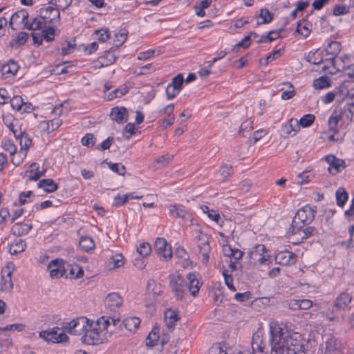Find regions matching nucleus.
<instances>
[{
  "mask_svg": "<svg viewBox=\"0 0 354 354\" xmlns=\"http://www.w3.org/2000/svg\"><path fill=\"white\" fill-rule=\"evenodd\" d=\"M270 354H299L305 353V339L297 333L290 334L283 324L272 321L269 324Z\"/></svg>",
  "mask_w": 354,
  "mask_h": 354,
  "instance_id": "nucleus-1",
  "label": "nucleus"
},
{
  "mask_svg": "<svg viewBox=\"0 0 354 354\" xmlns=\"http://www.w3.org/2000/svg\"><path fill=\"white\" fill-rule=\"evenodd\" d=\"M316 212L317 207L310 205H306L298 209L291 224L292 234L299 233L306 224L310 223L314 220Z\"/></svg>",
  "mask_w": 354,
  "mask_h": 354,
  "instance_id": "nucleus-2",
  "label": "nucleus"
},
{
  "mask_svg": "<svg viewBox=\"0 0 354 354\" xmlns=\"http://www.w3.org/2000/svg\"><path fill=\"white\" fill-rule=\"evenodd\" d=\"M24 28L32 31H41L43 39L47 42L55 40V36L59 34V30L53 26H46V24H24Z\"/></svg>",
  "mask_w": 354,
  "mask_h": 354,
  "instance_id": "nucleus-3",
  "label": "nucleus"
},
{
  "mask_svg": "<svg viewBox=\"0 0 354 354\" xmlns=\"http://www.w3.org/2000/svg\"><path fill=\"white\" fill-rule=\"evenodd\" d=\"M169 285L177 299L182 300L188 290L187 281L180 274H170Z\"/></svg>",
  "mask_w": 354,
  "mask_h": 354,
  "instance_id": "nucleus-4",
  "label": "nucleus"
},
{
  "mask_svg": "<svg viewBox=\"0 0 354 354\" xmlns=\"http://www.w3.org/2000/svg\"><path fill=\"white\" fill-rule=\"evenodd\" d=\"M39 337L47 342L51 343H62L68 340L67 335L57 326L39 332Z\"/></svg>",
  "mask_w": 354,
  "mask_h": 354,
  "instance_id": "nucleus-5",
  "label": "nucleus"
},
{
  "mask_svg": "<svg viewBox=\"0 0 354 354\" xmlns=\"http://www.w3.org/2000/svg\"><path fill=\"white\" fill-rule=\"evenodd\" d=\"M156 254L165 260H169L172 257V250L170 245L164 238H157L154 243Z\"/></svg>",
  "mask_w": 354,
  "mask_h": 354,
  "instance_id": "nucleus-6",
  "label": "nucleus"
},
{
  "mask_svg": "<svg viewBox=\"0 0 354 354\" xmlns=\"http://www.w3.org/2000/svg\"><path fill=\"white\" fill-rule=\"evenodd\" d=\"M115 47H111L109 50H106L103 55L94 61L95 68H100L115 63L118 59V57L115 55Z\"/></svg>",
  "mask_w": 354,
  "mask_h": 354,
  "instance_id": "nucleus-7",
  "label": "nucleus"
},
{
  "mask_svg": "<svg viewBox=\"0 0 354 354\" xmlns=\"http://www.w3.org/2000/svg\"><path fill=\"white\" fill-rule=\"evenodd\" d=\"M13 263H9L1 270V290H5L6 292H11L13 288V283L12 281V274L13 270Z\"/></svg>",
  "mask_w": 354,
  "mask_h": 354,
  "instance_id": "nucleus-8",
  "label": "nucleus"
},
{
  "mask_svg": "<svg viewBox=\"0 0 354 354\" xmlns=\"http://www.w3.org/2000/svg\"><path fill=\"white\" fill-rule=\"evenodd\" d=\"M297 255L288 250L279 252L274 257V261L277 264L281 266H292L297 262Z\"/></svg>",
  "mask_w": 354,
  "mask_h": 354,
  "instance_id": "nucleus-9",
  "label": "nucleus"
},
{
  "mask_svg": "<svg viewBox=\"0 0 354 354\" xmlns=\"http://www.w3.org/2000/svg\"><path fill=\"white\" fill-rule=\"evenodd\" d=\"M196 239H198V241H201L198 247L199 252L202 254L203 257L202 263L207 265L209 259V254L211 251V247L209 243V238L206 234H201L200 236H197Z\"/></svg>",
  "mask_w": 354,
  "mask_h": 354,
  "instance_id": "nucleus-10",
  "label": "nucleus"
},
{
  "mask_svg": "<svg viewBox=\"0 0 354 354\" xmlns=\"http://www.w3.org/2000/svg\"><path fill=\"white\" fill-rule=\"evenodd\" d=\"M341 50V44L338 41H331L328 43L327 47L325 48V51L327 55H331L333 57L328 60L330 62L332 66H333L335 71H330V74H335L339 69L336 68L335 64V57L339 54Z\"/></svg>",
  "mask_w": 354,
  "mask_h": 354,
  "instance_id": "nucleus-11",
  "label": "nucleus"
},
{
  "mask_svg": "<svg viewBox=\"0 0 354 354\" xmlns=\"http://www.w3.org/2000/svg\"><path fill=\"white\" fill-rule=\"evenodd\" d=\"M48 270L52 278L57 279L62 277L66 272L64 260L57 259L51 261L48 266Z\"/></svg>",
  "mask_w": 354,
  "mask_h": 354,
  "instance_id": "nucleus-12",
  "label": "nucleus"
},
{
  "mask_svg": "<svg viewBox=\"0 0 354 354\" xmlns=\"http://www.w3.org/2000/svg\"><path fill=\"white\" fill-rule=\"evenodd\" d=\"M266 248L264 245H258L254 251L251 252L252 258L259 264L269 265L272 263L270 255L263 254L266 252Z\"/></svg>",
  "mask_w": 354,
  "mask_h": 354,
  "instance_id": "nucleus-13",
  "label": "nucleus"
},
{
  "mask_svg": "<svg viewBox=\"0 0 354 354\" xmlns=\"http://www.w3.org/2000/svg\"><path fill=\"white\" fill-rule=\"evenodd\" d=\"M345 313L343 309L340 308L338 306H337L336 304L333 302L327 309L326 317L330 321L339 322L344 319Z\"/></svg>",
  "mask_w": 354,
  "mask_h": 354,
  "instance_id": "nucleus-14",
  "label": "nucleus"
},
{
  "mask_svg": "<svg viewBox=\"0 0 354 354\" xmlns=\"http://www.w3.org/2000/svg\"><path fill=\"white\" fill-rule=\"evenodd\" d=\"M60 12L57 8L47 6L39 10V17L44 20V22H53L59 18Z\"/></svg>",
  "mask_w": 354,
  "mask_h": 354,
  "instance_id": "nucleus-15",
  "label": "nucleus"
},
{
  "mask_svg": "<svg viewBox=\"0 0 354 354\" xmlns=\"http://www.w3.org/2000/svg\"><path fill=\"white\" fill-rule=\"evenodd\" d=\"M346 110L343 109H335L328 119L329 131L334 133L338 132L337 124L344 116Z\"/></svg>",
  "mask_w": 354,
  "mask_h": 354,
  "instance_id": "nucleus-16",
  "label": "nucleus"
},
{
  "mask_svg": "<svg viewBox=\"0 0 354 354\" xmlns=\"http://www.w3.org/2000/svg\"><path fill=\"white\" fill-rule=\"evenodd\" d=\"M82 343L88 345L97 344L100 342V333L98 329L88 328L84 335L81 337Z\"/></svg>",
  "mask_w": 354,
  "mask_h": 354,
  "instance_id": "nucleus-17",
  "label": "nucleus"
},
{
  "mask_svg": "<svg viewBox=\"0 0 354 354\" xmlns=\"http://www.w3.org/2000/svg\"><path fill=\"white\" fill-rule=\"evenodd\" d=\"M122 298L117 292L109 293L104 299V304L110 310H115L122 305Z\"/></svg>",
  "mask_w": 354,
  "mask_h": 354,
  "instance_id": "nucleus-18",
  "label": "nucleus"
},
{
  "mask_svg": "<svg viewBox=\"0 0 354 354\" xmlns=\"http://www.w3.org/2000/svg\"><path fill=\"white\" fill-rule=\"evenodd\" d=\"M169 214L172 216L180 218L183 220H192L191 214L181 205H170Z\"/></svg>",
  "mask_w": 354,
  "mask_h": 354,
  "instance_id": "nucleus-19",
  "label": "nucleus"
},
{
  "mask_svg": "<svg viewBox=\"0 0 354 354\" xmlns=\"http://www.w3.org/2000/svg\"><path fill=\"white\" fill-rule=\"evenodd\" d=\"M252 354H266L268 349L261 337L253 335L252 339Z\"/></svg>",
  "mask_w": 354,
  "mask_h": 354,
  "instance_id": "nucleus-20",
  "label": "nucleus"
},
{
  "mask_svg": "<svg viewBox=\"0 0 354 354\" xmlns=\"http://www.w3.org/2000/svg\"><path fill=\"white\" fill-rule=\"evenodd\" d=\"M127 109L124 107H113L111 109L110 117L113 120H115L118 123H121L124 120V121L127 120Z\"/></svg>",
  "mask_w": 354,
  "mask_h": 354,
  "instance_id": "nucleus-21",
  "label": "nucleus"
},
{
  "mask_svg": "<svg viewBox=\"0 0 354 354\" xmlns=\"http://www.w3.org/2000/svg\"><path fill=\"white\" fill-rule=\"evenodd\" d=\"M351 301V295L346 292H343L335 298L333 302L346 312V309H350L349 304Z\"/></svg>",
  "mask_w": 354,
  "mask_h": 354,
  "instance_id": "nucleus-22",
  "label": "nucleus"
},
{
  "mask_svg": "<svg viewBox=\"0 0 354 354\" xmlns=\"http://www.w3.org/2000/svg\"><path fill=\"white\" fill-rule=\"evenodd\" d=\"M187 278L189 281L187 283L188 290L192 296L196 297L200 289V282L195 272H190L187 274Z\"/></svg>",
  "mask_w": 354,
  "mask_h": 354,
  "instance_id": "nucleus-23",
  "label": "nucleus"
},
{
  "mask_svg": "<svg viewBox=\"0 0 354 354\" xmlns=\"http://www.w3.org/2000/svg\"><path fill=\"white\" fill-rule=\"evenodd\" d=\"M324 159L330 165L328 171L331 174L335 175L340 172V169H339L338 162L343 163L344 160L337 158L333 154L326 156Z\"/></svg>",
  "mask_w": 354,
  "mask_h": 354,
  "instance_id": "nucleus-24",
  "label": "nucleus"
},
{
  "mask_svg": "<svg viewBox=\"0 0 354 354\" xmlns=\"http://www.w3.org/2000/svg\"><path fill=\"white\" fill-rule=\"evenodd\" d=\"M165 319L167 328L173 329L176 322L180 319L178 311L171 308L167 309L165 313Z\"/></svg>",
  "mask_w": 354,
  "mask_h": 354,
  "instance_id": "nucleus-25",
  "label": "nucleus"
},
{
  "mask_svg": "<svg viewBox=\"0 0 354 354\" xmlns=\"http://www.w3.org/2000/svg\"><path fill=\"white\" fill-rule=\"evenodd\" d=\"M37 186L43 188L46 193H53L57 190L58 185L51 178L42 179L39 181Z\"/></svg>",
  "mask_w": 354,
  "mask_h": 354,
  "instance_id": "nucleus-26",
  "label": "nucleus"
},
{
  "mask_svg": "<svg viewBox=\"0 0 354 354\" xmlns=\"http://www.w3.org/2000/svg\"><path fill=\"white\" fill-rule=\"evenodd\" d=\"M32 228V224L17 223L12 226L11 230L15 236H21L28 234Z\"/></svg>",
  "mask_w": 354,
  "mask_h": 354,
  "instance_id": "nucleus-27",
  "label": "nucleus"
},
{
  "mask_svg": "<svg viewBox=\"0 0 354 354\" xmlns=\"http://www.w3.org/2000/svg\"><path fill=\"white\" fill-rule=\"evenodd\" d=\"M16 139L19 140L21 150H25L24 157L26 156L27 151L32 144V140L28 136L25 132L19 130V135H16Z\"/></svg>",
  "mask_w": 354,
  "mask_h": 354,
  "instance_id": "nucleus-28",
  "label": "nucleus"
},
{
  "mask_svg": "<svg viewBox=\"0 0 354 354\" xmlns=\"http://www.w3.org/2000/svg\"><path fill=\"white\" fill-rule=\"evenodd\" d=\"M80 247L86 252H91L95 249V243L89 236H82L79 241Z\"/></svg>",
  "mask_w": 354,
  "mask_h": 354,
  "instance_id": "nucleus-29",
  "label": "nucleus"
},
{
  "mask_svg": "<svg viewBox=\"0 0 354 354\" xmlns=\"http://www.w3.org/2000/svg\"><path fill=\"white\" fill-rule=\"evenodd\" d=\"M326 354H341L339 345L337 339L333 337L328 338L326 342Z\"/></svg>",
  "mask_w": 354,
  "mask_h": 354,
  "instance_id": "nucleus-30",
  "label": "nucleus"
},
{
  "mask_svg": "<svg viewBox=\"0 0 354 354\" xmlns=\"http://www.w3.org/2000/svg\"><path fill=\"white\" fill-rule=\"evenodd\" d=\"M140 322L141 321L138 317H132L124 319L122 324L127 330L133 333L138 328Z\"/></svg>",
  "mask_w": 354,
  "mask_h": 354,
  "instance_id": "nucleus-31",
  "label": "nucleus"
},
{
  "mask_svg": "<svg viewBox=\"0 0 354 354\" xmlns=\"http://www.w3.org/2000/svg\"><path fill=\"white\" fill-rule=\"evenodd\" d=\"M335 198L337 205L343 207L348 199V194L344 187H340L335 192Z\"/></svg>",
  "mask_w": 354,
  "mask_h": 354,
  "instance_id": "nucleus-32",
  "label": "nucleus"
},
{
  "mask_svg": "<svg viewBox=\"0 0 354 354\" xmlns=\"http://www.w3.org/2000/svg\"><path fill=\"white\" fill-rule=\"evenodd\" d=\"M28 37L29 35L28 33L25 32H20L10 41L9 46L11 48H17L24 45L28 39Z\"/></svg>",
  "mask_w": 354,
  "mask_h": 354,
  "instance_id": "nucleus-33",
  "label": "nucleus"
},
{
  "mask_svg": "<svg viewBox=\"0 0 354 354\" xmlns=\"http://www.w3.org/2000/svg\"><path fill=\"white\" fill-rule=\"evenodd\" d=\"M26 248V243L25 241L22 239H15L13 243L10 244L9 248V252L11 254H17L25 250Z\"/></svg>",
  "mask_w": 354,
  "mask_h": 354,
  "instance_id": "nucleus-34",
  "label": "nucleus"
},
{
  "mask_svg": "<svg viewBox=\"0 0 354 354\" xmlns=\"http://www.w3.org/2000/svg\"><path fill=\"white\" fill-rule=\"evenodd\" d=\"M174 255L178 259H182V266L185 268L189 266L191 261H189V256L186 250L183 247H178L176 249Z\"/></svg>",
  "mask_w": 354,
  "mask_h": 354,
  "instance_id": "nucleus-35",
  "label": "nucleus"
},
{
  "mask_svg": "<svg viewBox=\"0 0 354 354\" xmlns=\"http://www.w3.org/2000/svg\"><path fill=\"white\" fill-rule=\"evenodd\" d=\"M28 12L25 9H21L14 13L10 17L8 22H28Z\"/></svg>",
  "mask_w": 354,
  "mask_h": 354,
  "instance_id": "nucleus-36",
  "label": "nucleus"
},
{
  "mask_svg": "<svg viewBox=\"0 0 354 354\" xmlns=\"http://www.w3.org/2000/svg\"><path fill=\"white\" fill-rule=\"evenodd\" d=\"M299 129V127H298V121L293 118L289 120L287 123L282 125V131L287 136L290 135L292 132H294L292 135H295Z\"/></svg>",
  "mask_w": 354,
  "mask_h": 354,
  "instance_id": "nucleus-37",
  "label": "nucleus"
},
{
  "mask_svg": "<svg viewBox=\"0 0 354 354\" xmlns=\"http://www.w3.org/2000/svg\"><path fill=\"white\" fill-rule=\"evenodd\" d=\"M163 48L161 46L158 47L155 49H151L147 51L141 52L139 53L138 59L140 60H147L156 55H159L163 53Z\"/></svg>",
  "mask_w": 354,
  "mask_h": 354,
  "instance_id": "nucleus-38",
  "label": "nucleus"
},
{
  "mask_svg": "<svg viewBox=\"0 0 354 354\" xmlns=\"http://www.w3.org/2000/svg\"><path fill=\"white\" fill-rule=\"evenodd\" d=\"M313 85L315 89L328 88L331 85V80L328 76H321L313 81Z\"/></svg>",
  "mask_w": 354,
  "mask_h": 354,
  "instance_id": "nucleus-39",
  "label": "nucleus"
},
{
  "mask_svg": "<svg viewBox=\"0 0 354 354\" xmlns=\"http://www.w3.org/2000/svg\"><path fill=\"white\" fill-rule=\"evenodd\" d=\"M127 31L125 29L121 30L119 32L115 33L114 40L115 50H118L119 48L126 41L127 39Z\"/></svg>",
  "mask_w": 354,
  "mask_h": 354,
  "instance_id": "nucleus-40",
  "label": "nucleus"
},
{
  "mask_svg": "<svg viewBox=\"0 0 354 354\" xmlns=\"http://www.w3.org/2000/svg\"><path fill=\"white\" fill-rule=\"evenodd\" d=\"M348 80H346L344 83L336 88L333 90L337 100L342 102L344 100L345 97H347V94H348V87L345 85V83Z\"/></svg>",
  "mask_w": 354,
  "mask_h": 354,
  "instance_id": "nucleus-41",
  "label": "nucleus"
},
{
  "mask_svg": "<svg viewBox=\"0 0 354 354\" xmlns=\"http://www.w3.org/2000/svg\"><path fill=\"white\" fill-rule=\"evenodd\" d=\"M19 68V66L17 63L10 59L7 64L3 65L2 71L3 73L6 74L15 75Z\"/></svg>",
  "mask_w": 354,
  "mask_h": 354,
  "instance_id": "nucleus-42",
  "label": "nucleus"
},
{
  "mask_svg": "<svg viewBox=\"0 0 354 354\" xmlns=\"http://www.w3.org/2000/svg\"><path fill=\"white\" fill-rule=\"evenodd\" d=\"M315 120V116L313 114H306L298 121V127L307 128L311 126Z\"/></svg>",
  "mask_w": 354,
  "mask_h": 354,
  "instance_id": "nucleus-43",
  "label": "nucleus"
},
{
  "mask_svg": "<svg viewBox=\"0 0 354 354\" xmlns=\"http://www.w3.org/2000/svg\"><path fill=\"white\" fill-rule=\"evenodd\" d=\"M275 13L271 12L267 8H261L259 14L257 15L259 18L262 19L261 22H271L274 19Z\"/></svg>",
  "mask_w": 354,
  "mask_h": 354,
  "instance_id": "nucleus-44",
  "label": "nucleus"
},
{
  "mask_svg": "<svg viewBox=\"0 0 354 354\" xmlns=\"http://www.w3.org/2000/svg\"><path fill=\"white\" fill-rule=\"evenodd\" d=\"M109 168L113 172L120 176H124L126 173V167L121 163L107 162Z\"/></svg>",
  "mask_w": 354,
  "mask_h": 354,
  "instance_id": "nucleus-45",
  "label": "nucleus"
},
{
  "mask_svg": "<svg viewBox=\"0 0 354 354\" xmlns=\"http://www.w3.org/2000/svg\"><path fill=\"white\" fill-rule=\"evenodd\" d=\"M79 320L80 322L78 326H77V330H76L75 335H80L82 334V331L85 332L86 330H87L88 328L91 327V326L88 324L89 320L87 318L84 317H79Z\"/></svg>",
  "mask_w": 354,
  "mask_h": 354,
  "instance_id": "nucleus-46",
  "label": "nucleus"
},
{
  "mask_svg": "<svg viewBox=\"0 0 354 354\" xmlns=\"http://www.w3.org/2000/svg\"><path fill=\"white\" fill-rule=\"evenodd\" d=\"M94 34L96 35L97 39L102 42L106 41L110 37V32L106 28L96 30Z\"/></svg>",
  "mask_w": 354,
  "mask_h": 354,
  "instance_id": "nucleus-47",
  "label": "nucleus"
},
{
  "mask_svg": "<svg viewBox=\"0 0 354 354\" xmlns=\"http://www.w3.org/2000/svg\"><path fill=\"white\" fill-rule=\"evenodd\" d=\"M308 24H297V28L295 34L301 35L304 38H306L310 33V29L307 26Z\"/></svg>",
  "mask_w": 354,
  "mask_h": 354,
  "instance_id": "nucleus-48",
  "label": "nucleus"
},
{
  "mask_svg": "<svg viewBox=\"0 0 354 354\" xmlns=\"http://www.w3.org/2000/svg\"><path fill=\"white\" fill-rule=\"evenodd\" d=\"M129 91V88L127 87H124L123 88H116L111 92H110L107 95L108 100H112L116 97H121L125 94H127Z\"/></svg>",
  "mask_w": 354,
  "mask_h": 354,
  "instance_id": "nucleus-49",
  "label": "nucleus"
},
{
  "mask_svg": "<svg viewBox=\"0 0 354 354\" xmlns=\"http://www.w3.org/2000/svg\"><path fill=\"white\" fill-rule=\"evenodd\" d=\"M137 252L143 258L147 257L151 252V248L149 243L143 242L137 248Z\"/></svg>",
  "mask_w": 354,
  "mask_h": 354,
  "instance_id": "nucleus-50",
  "label": "nucleus"
},
{
  "mask_svg": "<svg viewBox=\"0 0 354 354\" xmlns=\"http://www.w3.org/2000/svg\"><path fill=\"white\" fill-rule=\"evenodd\" d=\"M159 328H157V332L150 333L146 339V345L148 347H153L159 339Z\"/></svg>",
  "mask_w": 354,
  "mask_h": 354,
  "instance_id": "nucleus-51",
  "label": "nucleus"
},
{
  "mask_svg": "<svg viewBox=\"0 0 354 354\" xmlns=\"http://www.w3.org/2000/svg\"><path fill=\"white\" fill-rule=\"evenodd\" d=\"M132 197V194H127L124 196L117 195L114 198L113 205L115 207H120L124 205L129 201V198Z\"/></svg>",
  "mask_w": 354,
  "mask_h": 354,
  "instance_id": "nucleus-52",
  "label": "nucleus"
},
{
  "mask_svg": "<svg viewBox=\"0 0 354 354\" xmlns=\"http://www.w3.org/2000/svg\"><path fill=\"white\" fill-rule=\"evenodd\" d=\"M184 82L183 75L181 73L176 75L173 77L172 81L168 85L174 87L176 90H181Z\"/></svg>",
  "mask_w": 354,
  "mask_h": 354,
  "instance_id": "nucleus-53",
  "label": "nucleus"
},
{
  "mask_svg": "<svg viewBox=\"0 0 354 354\" xmlns=\"http://www.w3.org/2000/svg\"><path fill=\"white\" fill-rule=\"evenodd\" d=\"M2 146L5 150L10 151L11 156H13L16 153V146L11 140L6 138L3 139Z\"/></svg>",
  "mask_w": 354,
  "mask_h": 354,
  "instance_id": "nucleus-54",
  "label": "nucleus"
},
{
  "mask_svg": "<svg viewBox=\"0 0 354 354\" xmlns=\"http://www.w3.org/2000/svg\"><path fill=\"white\" fill-rule=\"evenodd\" d=\"M300 232H301L303 234L301 236L302 241L307 239L308 238L318 233L316 227H313V226H309L306 228L302 227L301 230H300L299 234Z\"/></svg>",
  "mask_w": 354,
  "mask_h": 354,
  "instance_id": "nucleus-55",
  "label": "nucleus"
},
{
  "mask_svg": "<svg viewBox=\"0 0 354 354\" xmlns=\"http://www.w3.org/2000/svg\"><path fill=\"white\" fill-rule=\"evenodd\" d=\"M10 105L13 109L20 111L23 108L24 101L21 96L15 95L12 98L9 99Z\"/></svg>",
  "mask_w": 354,
  "mask_h": 354,
  "instance_id": "nucleus-56",
  "label": "nucleus"
},
{
  "mask_svg": "<svg viewBox=\"0 0 354 354\" xmlns=\"http://www.w3.org/2000/svg\"><path fill=\"white\" fill-rule=\"evenodd\" d=\"M82 145L92 147L95 144V138L92 133H86L81 140Z\"/></svg>",
  "mask_w": 354,
  "mask_h": 354,
  "instance_id": "nucleus-57",
  "label": "nucleus"
},
{
  "mask_svg": "<svg viewBox=\"0 0 354 354\" xmlns=\"http://www.w3.org/2000/svg\"><path fill=\"white\" fill-rule=\"evenodd\" d=\"M79 322H80L79 317L74 319L69 322H67L65 328H66V329H67L68 333H70L71 335H75L76 330H77V326H78Z\"/></svg>",
  "mask_w": 354,
  "mask_h": 354,
  "instance_id": "nucleus-58",
  "label": "nucleus"
},
{
  "mask_svg": "<svg viewBox=\"0 0 354 354\" xmlns=\"http://www.w3.org/2000/svg\"><path fill=\"white\" fill-rule=\"evenodd\" d=\"M69 274L71 278L80 279L84 275L83 269L78 265H76L73 268H71Z\"/></svg>",
  "mask_w": 354,
  "mask_h": 354,
  "instance_id": "nucleus-59",
  "label": "nucleus"
},
{
  "mask_svg": "<svg viewBox=\"0 0 354 354\" xmlns=\"http://www.w3.org/2000/svg\"><path fill=\"white\" fill-rule=\"evenodd\" d=\"M12 344V339L0 334V352L8 348Z\"/></svg>",
  "mask_w": 354,
  "mask_h": 354,
  "instance_id": "nucleus-60",
  "label": "nucleus"
},
{
  "mask_svg": "<svg viewBox=\"0 0 354 354\" xmlns=\"http://www.w3.org/2000/svg\"><path fill=\"white\" fill-rule=\"evenodd\" d=\"M111 260L113 261L114 268H120L124 263V258L122 256V254L120 253H118V254H115V255H113L111 258Z\"/></svg>",
  "mask_w": 354,
  "mask_h": 354,
  "instance_id": "nucleus-61",
  "label": "nucleus"
},
{
  "mask_svg": "<svg viewBox=\"0 0 354 354\" xmlns=\"http://www.w3.org/2000/svg\"><path fill=\"white\" fill-rule=\"evenodd\" d=\"M252 294L250 291H246L243 293L238 292L234 295V299L237 301L243 302L250 299L252 298Z\"/></svg>",
  "mask_w": 354,
  "mask_h": 354,
  "instance_id": "nucleus-62",
  "label": "nucleus"
},
{
  "mask_svg": "<svg viewBox=\"0 0 354 354\" xmlns=\"http://www.w3.org/2000/svg\"><path fill=\"white\" fill-rule=\"evenodd\" d=\"M335 212H336V211L333 210V209H325L324 210V216H325V218H326V224L328 226H330V225H333L334 220H333V217Z\"/></svg>",
  "mask_w": 354,
  "mask_h": 354,
  "instance_id": "nucleus-63",
  "label": "nucleus"
},
{
  "mask_svg": "<svg viewBox=\"0 0 354 354\" xmlns=\"http://www.w3.org/2000/svg\"><path fill=\"white\" fill-rule=\"evenodd\" d=\"M348 12V8L346 6L335 5L333 8V15L335 16H339L344 15Z\"/></svg>",
  "mask_w": 354,
  "mask_h": 354,
  "instance_id": "nucleus-64",
  "label": "nucleus"
}]
</instances>
